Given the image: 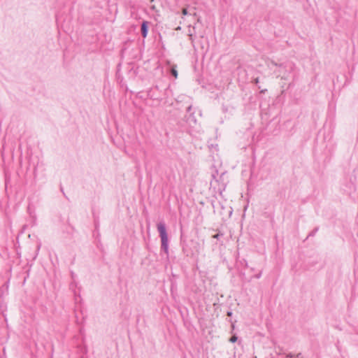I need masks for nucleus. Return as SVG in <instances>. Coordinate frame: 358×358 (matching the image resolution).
I'll return each instance as SVG.
<instances>
[{
  "label": "nucleus",
  "mask_w": 358,
  "mask_h": 358,
  "mask_svg": "<svg viewBox=\"0 0 358 358\" xmlns=\"http://www.w3.org/2000/svg\"><path fill=\"white\" fill-rule=\"evenodd\" d=\"M157 231L161 239V251L164 252L166 258L169 257V236L166 231V226L164 221L157 224Z\"/></svg>",
  "instance_id": "obj_1"
},
{
  "label": "nucleus",
  "mask_w": 358,
  "mask_h": 358,
  "mask_svg": "<svg viewBox=\"0 0 358 358\" xmlns=\"http://www.w3.org/2000/svg\"><path fill=\"white\" fill-rule=\"evenodd\" d=\"M226 175L227 173L223 172L217 180H210V185L214 188L217 187V191L220 194H222V192L225 190L227 185L229 182Z\"/></svg>",
  "instance_id": "obj_2"
},
{
  "label": "nucleus",
  "mask_w": 358,
  "mask_h": 358,
  "mask_svg": "<svg viewBox=\"0 0 358 358\" xmlns=\"http://www.w3.org/2000/svg\"><path fill=\"white\" fill-rule=\"evenodd\" d=\"M332 137V133L329 129L327 131L325 129L320 130L317 134V137L316 138L317 144H318L320 139L322 138V141L323 143H327L325 147L326 148H327Z\"/></svg>",
  "instance_id": "obj_3"
},
{
  "label": "nucleus",
  "mask_w": 358,
  "mask_h": 358,
  "mask_svg": "<svg viewBox=\"0 0 358 358\" xmlns=\"http://www.w3.org/2000/svg\"><path fill=\"white\" fill-rule=\"evenodd\" d=\"M189 243L194 244V242L192 240H191L189 243L186 241H183L181 239L180 245L182 247V252L184 254V255L187 257H192L194 255V250L190 246ZM195 244L198 245V243H195Z\"/></svg>",
  "instance_id": "obj_4"
},
{
  "label": "nucleus",
  "mask_w": 358,
  "mask_h": 358,
  "mask_svg": "<svg viewBox=\"0 0 358 358\" xmlns=\"http://www.w3.org/2000/svg\"><path fill=\"white\" fill-rule=\"evenodd\" d=\"M192 106L191 105L188 106L186 109L187 114L184 117V120L190 127H192L193 124H195L196 122V120L194 116V113L192 112Z\"/></svg>",
  "instance_id": "obj_5"
},
{
  "label": "nucleus",
  "mask_w": 358,
  "mask_h": 358,
  "mask_svg": "<svg viewBox=\"0 0 358 358\" xmlns=\"http://www.w3.org/2000/svg\"><path fill=\"white\" fill-rule=\"evenodd\" d=\"M149 22L143 20L141 24V34L143 38H146L148 34Z\"/></svg>",
  "instance_id": "obj_6"
},
{
  "label": "nucleus",
  "mask_w": 358,
  "mask_h": 358,
  "mask_svg": "<svg viewBox=\"0 0 358 358\" xmlns=\"http://www.w3.org/2000/svg\"><path fill=\"white\" fill-rule=\"evenodd\" d=\"M148 96L153 100H160L162 99L160 96L156 94L155 91L154 90V88H150L148 91Z\"/></svg>",
  "instance_id": "obj_7"
},
{
  "label": "nucleus",
  "mask_w": 358,
  "mask_h": 358,
  "mask_svg": "<svg viewBox=\"0 0 358 358\" xmlns=\"http://www.w3.org/2000/svg\"><path fill=\"white\" fill-rule=\"evenodd\" d=\"M170 75L173 76L175 78H178V71L176 70V67L173 66L170 69Z\"/></svg>",
  "instance_id": "obj_8"
},
{
  "label": "nucleus",
  "mask_w": 358,
  "mask_h": 358,
  "mask_svg": "<svg viewBox=\"0 0 358 358\" xmlns=\"http://www.w3.org/2000/svg\"><path fill=\"white\" fill-rule=\"evenodd\" d=\"M319 230V227H315L308 235L307 236V238H309V237H313L316 233Z\"/></svg>",
  "instance_id": "obj_9"
},
{
  "label": "nucleus",
  "mask_w": 358,
  "mask_h": 358,
  "mask_svg": "<svg viewBox=\"0 0 358 358\" xmlns=\"http://www.w3.org/2000/svg\"><path fill=\"white\" fill-rule=\"evenodd\" d=\"M223 236H224V234L219 231L216 234L213 235L212 236V238H215V239H217V240H219Z\"/></svg>",
  "instance_id": "obj_10"
},
{
  "label": "nucleus",
  "mask_w": 358,
  "mask_h": 358,
  "mask_svg": "<svg viewBox=\"0 0 358 358\" xmlns=\"http://www.w3.org/2000/svg\"><path fill=\"white\" fill-rule=\"evenodd\" d=\"M218 175V171L217 169H214V171L211 173L212 180H217V176Z\"/></svg>",
  "instance_id": "obj_11"
},
{
  "label": "nucleus",
  "mask_w": 358,
  "mask_h": 358,
  "mask_svg": "<svg viewBox=\"0 0 358 358\" xmlns=\"http://www.w3.org/2000/svg\"><path fill=\"white\" fill-rule=\"evenodd\" d=\"M229 342L231 343H236L238 341V336L236 334H233L231 337L229 338Z\"/></svg>",
  "instance_id": "obj_12"
},
{
  "label": "nucleus",
  "mask_w": 358,
  "mask_h": 358,
  "mask_svg": "<svg viewBox=\"0 0 358 358\" xmlns=\"http://www.w3.org/2000/svg\"><path fill=\"white\" fill-rule=\"evenodd\" d=\"M93 217H94V225H95V227L97 228L98 226H99V220H98V217H96L94 215V213H93Z\"/></svg>",
  "instance_id": "obj_13"
},
{
  "label": "nucleus",
  "mask_w": 358,
  "mask_h": 358,
  "mask_svg": "<svg viewBox=\"0 0 358 358\" xmlns=\"http://www.w3.org/2000/svg\"><path fill=\"white\" fill-rule=\"evenodd\" d=\"M259 83V78H255V79H254V80H253V83H254L255 85H257V87H258L259 89H261V86L258 85V83Z\"/></svg>",
  "instance_id": "obj_14"
},
{
  "label": "nucleus",
  "mask_w": 358,
  "mask_h": 358,
  "mask_svg": "<svg viewBox=\"0 0 358 358\" xmlns=\"http://www.w3.org/2000/svg\"><path fill=\"white\" fill-rule=\"evenodd\" d=\"M272 64L275 66H278L280 69H285L286 67V65L284 64H280L279 65L277 64V63H275V62H272Z\"/></svg>",
  "instance_id": "obj_15"
},
{
  "label": "nucleus",
  "mask_w": 358,
  "mask_h": 358,
  "mask_svg": "<svg viewBox=\"0 0 358 358\" xmlns=\"http://www.w3.org/2000/svg\"><path fill=\"white\" fill-rule=\"evenodd\" d=\"M236 321L233 322L231 320H229V322L231 323V331H233L235 329V323Z\"/></svg>",
  "instance_id": "obj_16"
},
{
  "label": "nucleus",
  "mask_w": 358,
  "mask_h": 358,
  "mask_svg": "<svg viewBox=\"0 0 358 358\" xmlns=\"http://www.w3.org/2000/svg\"><path fill=\"white\" fill-rule=\"evenodd\" d=\"M240 264L241 265H244L245 267L248 266V262L245 259H243L241 261H240Z\"/></svg>",
  "instance_id": "obj_17"
},
{
  "label": "nucleus",
  "mask_w": 358,
  "mask_h": 358,
  "mask_svg": "<svg viewBox=\"0 0 358 358\" xmlns=\"http://www.w3.org/2000/svg\"><path fill=\"white\" fill-rule=\"evenodd\" d=\"M262 276V272H259V273L256 274L254 275V278H257V279H259Z\"/></svg>",
  "instance_id": "obj_18"
},
{
  "label": "nucleus",
  "mask_w": 358,
  "mask_h": 358,
  "mask_svg": "<svg viewBox=\"0 0 358 358\" xmlns=\"http://www.w3.org/2000/svg\"><path fill=\"white\" fill-rule=\"evenodd\" d=\"M287 358H295V356L292 353L287 355Z\"/></svg>",
  "instance_id": "obj_19"
},
{
  "label": "nucleus",
  "mask_w": 358,
  "mask_h": 358,
  "mask_svg": "<svg viewBox=\"0 0 358 358\" xmlns=\"http://www.w3.org/2000/svg\"><path fill=\"white\" fill-rule=\"evenodd\" d=\"M232 315H233V313H232V311H231V310H228V311L227 312V315L228 317H231V316H232Z\"/></svg>",
  "instance_id": "obj_20"
},
{
  "label": "nucleus",
  "mask_w": 358,
  "mask_h": 358,
  "mask_svg": "<svg viewBox=\"0 0 358 358\" xmlns=\"http://www.w3.org/2000/svg\"><path fill=\"white\" fill-rule=\"evenodd\" d=\"M316 263H317V261L311 262H309L308 264H309L310 266H313Z\"/></svg>",
  "instance_id": "obj_21"
},
{
  "label": "nucleus",
  "mask_w": 358,
  "mask_h": 358,
  "mask_svg": "<svg viewBox=\"0 0 358 358\" xmlns=\"http://www.w3.org/2000/svg\"><path fill=\"white\" fill-rule=\"evenodd\" d=\"M296 358H303L302 354L301 352L298 353L296 357Z\"/></svg>",
  "instance_id": "obj_22"
},
{
  "label": "nucleus",
  "mask_w": 358,
  "mask_h": 358,
  "mask_svg": "<svg viewBox=\"0 0 358 358\" xmlns=\"http://www.w3.org/2000/svg\"><path fill=\"white\" fill-rule=\"evenodd\" d=\"M266 92H267L266 89H261V90H260L261 94H264V93H266Z\"/></svg>",
  "instance_id": "obj_23"
},
{
  "label": "nucleus",
  "mask_w": 358,
  "mask_h": 358,
  "mask_svg": "<svg viewBox=\"0 0 358 358\" xmlns=\"http://www.w3.org/2000/svg\"><path fill=\"white\" fill-rule=\"evenodd\" d=\"M60 190L63 193L64 196L67 199V196H66L65 193L64 192V189H63V187L62 186L60 187Z\"/></svg>",
  "instance_id": "obj_24"
},
{
  "label": "nucleus",
  "mask_w": 358,
  "mask_h": 358,
  "mask_svg": "<svg viewBox=\"0 0 358 358\" xmlns=\"http://www.w3.org/2000/svg\"><path fill=\"white\" fill-rule=\"evenodd\" d=\"M152 88H154V90H159V87L158 85H155Z\"/></svg>",
  "instance_id": "obj_25"
},
{
  "label": "nucleus",
  "mask_w": 358,
  "mask_h": 358,
  "mask_svg": "<svg viewBox=\"0 0 358 358\" xmlns=\"http://www.w3.org/2000/svg\"><path fill=\"white\" fill-rule=\"evenodd\" d=\"M262 1H263V0H257V3H262Z\"/></svg>",
  "instance_id": "obj_26"
},
{
  "label": "nucleus",
  "mask_w": 358,
  "mask_h": 358,
  "mask_svg": "<svg viewBox=\"0 0 358 358\" xmlns=\"http://www.w3.org/2000/svg\"><path fill=\"white\" fill-rule=\"evenodd\" d=\"M189 37H190V40H192V41L193 37H192V34H190V35H189Z\"/></svg>",
  "instance_id": "obj_27"
},
{
  "label": "nucleus",
  "mask_w": 358,
  "mask_h": 358,
  "mask_svg": "<svg viewBox=\"0 0 358 358\" xmlns=\"http://www.w3.org/2000/svg\"><path fill=\"white\" fill-rule=\"evenodd\" d=\"M169 90V87L167 88H166L165 90V93H166V92Z\"/></svg>",
  "instance_id": "obj_28"
},
{
  "label": "nucleus",
  "mask_w": 358,
  "mask_h": 358,
  "mask_svg": "<svg viewBox=\"0 0 358 358\" xmlns=\"http://www.w3.org/2000/svg\"><path fill=\"white\" fill-rule=\"evenodd\" d=\"M281 73H282V71H281V70H280V71H279V74H278V76H280Z\"/></svg>",
  "instance_id": "obj_29"
},
{
  "label": "nucleus",
  "mask_w": 358,
  "mask_h": 358,
  "mask_svg": "<svg viewBox=\"0 0 358 358\" xmlns=\"http://www.w3.org/2000/svg\"><path fill=\"white\" fill-rule=\"evenodd\" d=\"M282 78H283V79H286L285 76V75H284V76H282Z\"/></svg>",
  "instance_id": "obj_30"
},
{
  "label": "nucleus",
  "mask_w": 358,
  "mask_h": 358,
  "mask_svg": "<svg viewBox=\"0 0 358 358\" xmlns=\"http://www.w3.org/2000/svg\"><path fill=\"white\" fill-rule=\"evenodd\" d=\"M187 13V11L186 10H184L183 11V14H186Z\"/></svg>",
  "instance_id": "obj_31"
},
{
  "label": "nucleus",
  "mask_w": 358,
  "mask_h": 358,
  "mask_svg": "<svg viewBox=\"0 0 358 358\" xmlns=\"http://www.w3.org/2000/svg\"><path fill=\"white\" fill-rule=\"evenodd\" d=\"M296 358V357H295Z\"/></svg>",
  "instance_id": "obj_32"
}]
</instances>
